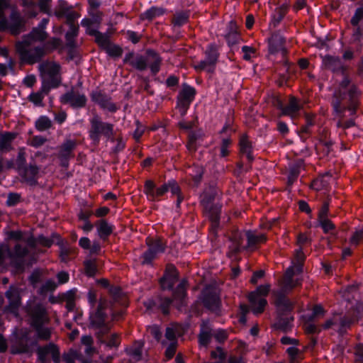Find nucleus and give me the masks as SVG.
Here are the masks:
<instances>
[{"label":"nucleus","mask_w":363,"mask_h":363,"mask_svg":"<svg viewBox=\"0 0 363 363\" xmlns=\"http://www.w3.org/2000/svg\"><path fill=\"white\" fill-rule=\"evenodd\" d=\"M294 275L295 268L294 265H291L289 267L284 275L281 288L279 290L274 291L276 297V306L279 311L283 312L292 308V305L286 298L285 295L289 291H291L294 286Z\"/></svg>","instance_id":"obj_1"},{"label":"nucleus","mask_w":363,"mask_h":363,"mask_svg":"<svg viewBox=\"0 0 363 363\" xmlns=\"http://www.w3.org/2000/svg\"><path fill=\"white\" fill-rule=\"evenodd\" d=\"M42 78V90L49 91L60 83V67L55 62H43L38 67Z\"/></svg>","instance_id":"obj_2"},{"label":"nucleus","mask_w":363,"mask_h":363,"mask_svg":"<svg viewBox=\"0 0 363 363\" xmlns=\"http://www.w3.org/2000/svg\"><path fill=\"white\" fill-rule=\"evenodd\" d=\"M266 241L265 235L263 233H257L255 231H247L243 235L235 234L234 241L230 246L232 252H237L241 249H247L254 250L258 244Z\"/></svg>","instance_id":"obj_3"},{"label":"nucleus","mask_w":363,"mask_h":363,"mask_svg":"<svg viewBox=\"0 0 363 363\" xmlns=\"http://www.w3.org/2000/svg\"><path fill=\"white\" fill-rule=\"evenodd\" d=\"M34 41L37 40L28 35L23 41L16 44V50L21 59L30 64L40 60L45 53L43 48L32 46Z\"/></svg>","instance_id":"obj_4"},{"label":"nucleus","mask_w":363,"mask_h":363,"mask_svg":"<svg viewBox=\"0 0 363 363\" xmlns=\"http://www.w3.org/2000/svg\"><path fill=\"white\" fill-rule=\"evenodd\" d=\"M169 191L172 194H177L179 193V186L174 181H170L160 187H156L154 182L150 180L147 181L145 184V194L151 201L157 200L159 197L163 196Z\"/></svg>","instance_id":"obj_5"},{"label":"nucleus","mask_w":363,"mask_h":363,"mask_svg":"<svg viewBox=\"0 0 363 363\" xmlns=\"http://www.w3.org/2000/svg\"><path fill=\"white\" fill-rule=\"evenodd\" d=\"M269 290V284L261 285L249 294L248 300L253 313L257 315L264 311L267 303L264 296L268 294Z\"/></svg>","instance_id":"obj_6"},{"label":"nucleus","mask_w":363,"mask_h":363,"mask_svg":"<svg viewBox=\"0 0 363 363\" xmlns=\"http://www.w3.org/2000/svg\"><path fill=\"white\" fill-rule=\"evenodd\" d=\"M32 325L35 328L40 338L47 340L50 336V330L42 325L48 320L45 308L39 305L31 312Z\"/></svg>","instance_id":"obj_7"},{"label":"nucleus","mask_w":363,"mask_h":363,"mask_svg":"<svg viewBox=\"0 0 363 363\" xmlns=\"http://www.w3.org/2000/svg\"><path fill=\"white\" fill-rule=\"evenodd\" d=\"M213 337L221 342L227 338V333L223 330H213L208 321L203 322L199 335L200 345L204 347L207 346Z\"/></svg>","instance_id":"obj_8"},{"label":"nucleus","mask_w":363,"mask_h":363,"mask_svg":"<svg viewBox=\"0 0 363 363\" xmlns=\"http://www.w3.org/2000/svg\"><path fill=\"white\" fill-rule=\"evenodd\" d=\"M24 25V20L21 13L13 10L12 11L9 20H7L4 16L0 18V30H9L12 34H18Z\"/></svg>","instance_id":"obj_9"},{"label":"nucleus","mask_w":363,"mask_h":363,"mask_svg":"<svg viewBox=\"0 0 363 363\" xmlns=\"http://www.w3.org/2000/svg\"><path fill=\"white\" fill-rule=\"evenodd\" d=\"M28 252L26 247L18 244L15 246L14 252L11 253L7 245L0 246V265L14 264L17 259L23 257Z\"/></svg>","instance_id":"obj_10"},{"label":"nucleus","mask_w":363,"mask_h":363,"mask_svg":"<svg viewBox=\"0 0 363 363\" xmlns=\"http://www.w3.org/2000/svg\"><path fill=\"white\" fill-rule=\"evenodd\" d=\"M110 138L113 135L112 125L102 122L98 116L91 120L90 137L94 141H99L100 135Z\"/></svg>","instance_id":"obj_11"},{"label":"nucleus","mask_w":363,"mask_h":363,"mask_svg":"<svg viewBox=\"0 0 363 363\" xmlns=\"http://www.w3.org/2000/svg\"><path fill=\"white\" fill-rule=\"evenodd\" d=\"M195 94L196 91L192 86L183 85L177 99V106L182 115L186 113L189 104L194 99Z\"/></svg>","instance_id":"obj_12"},{"label":"nucleus","mask_w":363,"mask_h":363,"mask_svg":"<svg viewBox=\"0 0 363 363\" xmlns=\"http://www.w3.org/2000/svg\"><path fill=\"white\" fill-rule=\"evenodd\" d=\"M206 58L195 65L197 69H203L208 72H213L217 60L218 53L215 45H210L206 51Z\"/></svg>","instance_id":"obj_13"},{"label":"nucleus","mask_w":363,"mask_h":363,"mask_svg":"<svg viewBox=\"0 0 363 363\" xmlns=\"http://www.w3.org/2000/svg\"><path fill=\"white\" fill-rule=\"evenodd\" d=\"M268 42L270 54L280 53L281 55H284L286 52L285 38L279 32L272 34Z\"/></svg>","instance_id":"obj_14"},{"label":"nucleus","mask_w":363,"mask_h":363,"mask_svg":"<svg viewBox=\"0 0 363 363\" xmlns=\"http://www.w3.org/2000/svg\"><path fill=\"white\" fill-rule=\"evenodd\" d=\"M106 307V303L101 302L99 305V308L95 314H92L90 316L91 325L99 328V334H104L106 333L109 327L105 323V315L103 312L104 308Z\"/></svg>","instance_id":"obj_15"},{"label":"nucleus","mask_w":363,"mask_h":363,"mask_svg":"<svg viewBox=\"0 0 363 363\" xmlns=\"http://www.w3.org/2000/svg\"><path fill=\"white\" fill-rule=\"evenodd\" d=\"M203 302L211 310H215L218 307L219 298L216 289L207 286L202 292Z\"/></svg>","instance_id":"obj_16"},{"label":"nucleus","mask_w":363,"mask_h":363,"mask_svg":"<svg viewBox=\"0 0 363 363\" xmlns=\"http://www.w3.org/2000/svg\"><path fill=\"white\" fill-rule=\"evenodd\" d=\"M61 101L69 104L74 108H80L85 105L86 99L83 94L72 90L61 96Z\"/></svg>","instance_id":"obj_17"},{"label":"nucleus","mask_w":363,"mask_h":363,"mask_svg":"<svg viewBox=\"0 0 363 363\" xmlns=\"http://www.w3.org/2000/svg\"><path fill=\"white\" fill-rule=\"evenodd\" d=\"M38 359L44 363L47 357L50 355L55 363L60 362V352L58 348L53 344H50L44 347H40L38 350Z\"/></svg>","instance_id":"obj_18"},{"label":"nucleus","mask_w":363,"mask_h":363,"mask_svg":"<svg viewBox=\"0 0 363 363\" xmlns=\"http://www.w3.org/2000/svg\"><path fill=\"white\" fill-rule=\"evenodd\" d=\"M6 297L9 299V305L8 311L15 316L18 315V308L20 304V291L17 288L11 287L6 292Z\"/></svg>","instance_id":"obj_19"},{"label":"nucleus","mask_w":363,"mask_h":363,"mask_svg":"<svg viewBox=\"0 0 363 363\" xmlns=\"http://www.w3.org/2000/svg\"><path fill=\"white\" fill-rule=\"evenodd\" d=\"M178 276L174 267L168 269L163 278L161 279V286L163 289H170L173 287L177 280Z\"/></svg>","instance_id":"obj_20"},{"label":"nucleus","mask_w":363,"mask_h":363,"mask_svg":"<svg viewBox=\"0 0 363 363\" xmlns=\"http://www.w3.org/2000/svg\"><path fill=\"white\" fill-rule=\"evenodd\" d=\"M201 202L204 206L208 217L211 220L213 227H216L217 225V222L220 212V206H213L209 201H206L204 198H202Z\"/></svg>","instance_id":"obj_21"},{"label":"nucleus","mask_w":363,"mask_h":363,"mask_svg":"<svg viewBox=\"0 0 363 363\" xmlns=\"http://www.w3.org/2000/svg\"><path fill=\"white\" fill-rule=\"evenodd\" d=\"M92 99L98 103L101 107L109 111L114 112L116 110V106L110 101V99L104 96L99 91L94 92L91 95Z\"/></svg>","instance_id":"obj_22"},{"label":"nucleus","mask_w":363,"mask_h":363,"mask_svg":"<svg viewBox=\"0 0 363 363\" xmlns=\"http://www.w3.org/2000/svg\"><path fill=\"white\" fill-rule=\"evenodd\" d=\"M18 172L26 182L33 184L35 182L39 169L36 166L30 165L28 167L22 168Z\"/></svg>","instance_id":"obj_23"},{"label":"nucleus","mask_w":363,"mask_h":363,"mask_svg":"<svg viewBox=\"0 0 363 363\" xmlns=\"http://www.w3.org/2000/svg\"><path fill=\"white\" fill-rule=\"evenodd\" d=\"M16 138V134L13 133H0V150L4 152L9 151L12 149V142Z\"/></svg>","instance_id":"obj_24"},{"label":"nucleus","mask_w":363,"mask_h":363,"mask_svg":"<svg viewBox=\"0 0 363 363\" xmlns=\"http://www.w3.org/2000/svg\"><path fill=\"white\" fill-rule=\"evenodd\" d=\"M126 60L133 67L138 70H144L147 67V55L145 57L142 55H133Z\"/></svg>","instance_id":"obj_25"},{"label":"nucleus","mask_w":363,"mask_h":363,"mask_svg":"<svg viewBox=\"0 0 363 363\" xmlns=\"http://www.w3.org/2000/svg\"><path fill=\"white\" fill-rule=\"evenodd\" d=\"M160 63L161 59L157 53L153 51L147 52V67H150L153 74L159 72Z\"/></svg>","instance_id":"obj_26"},{"label":"nucleus","mask_w":363,"mask_h":363,"mask_svg":"<svg viewBox=\"0 0 363 363\" xmlns=\"http://www.w3.org/2000/svg\"><path fill=\"white\" fill-rule=\"evenodd\" d=\"M240 148L242 155H246L249 160L253 159L252 156V146L250 141L246 135H242L240 140Z\"/></svg>","instance_id":"obj_27"},{"label":"nucleus","mask_w":363,"mask_h":363,"mask_svg":"<svg viewBox=\"0 0 363 363\" xmlns=\"http://www.w3.org/2000/svg\"><path fill=\"white\" fill-rule=\"evenodd\" d=\"M96 228L98 235L102 239H105L108 237L112 233L113 229V225L104 220H100L96 224Z\"/></svg>","instance_id":"obj_28"},{"label":"nucleus","mask_w":363,"mask_h":363,"mask_svg":"<svg viewBox=\"0 0 363 363\" xmlns=\"http://www.w3.org/2000/svg\"><path fill=\"white\" fill-rule=\"evenodd\" d=\"M49 20L47 18H43L40 23V25L38 28H36L33 30L29 36H31L33 39L36 40H43L46 38V33L44 30L45 27L48 23Z\"/></svg>","instance_id":"obj_29"},{"label":"nucleus","mask_w":363,"mask_h":363,"mask_svg":"<svg viewBox=\"0 0 363 363\" xmlns=\"http://www.w3.org/2000/svg\"><path fill=\"white\" fill-rule=\"evenodd\" d=\"M186 281L182 280L174 292V301H179L181 302L180 303H175L177 307L181 306L182 301L186 296Z\"/></svg>","instance_id":"obj_30"},{"label":"nucleus","mask_w":363,"mask_h":363,"mask_svg":"<svg viewBox=\"0 0 363 363\" xmlns=\"http://www.w3.org/2000/svg\"><path fill=\"white\" fill-rule=\"evenodd\" d=\"M75 146V141L71 140H67L60 147L59 153L60 157L65 159L69 157Z\"/></svg>","instance_id":"obj_31"},{"label":"nucleus","mask_w":363,"mask_h":363,"mask_svg":"<svg viewBox=\"0 0 363 363\" xmlns=\"http://www.w3.org/2000/svg\"><path fill=\"white\" fill-rule=\"evenodd\" d=\"M11 237L16 240H22L26 242L30 247H33L35 245V240L33 237L20 231L13 232L11 233Z\"/></svg>","instance_id":"obj_32"},{"label":"nucleus","mask_w":363,"mask_h":363,"mask_svg":"<svg viewBox=\"0 0 363 363\" xmlns=\"http://www.w3.org/2000/svg\"><path fill=\"white\" fill-rule=\"evenodd\" d=\"M69 9H71V7L65 0H58L54 11V15L58 18H60L65 16Z\"/></svg>","instance_id":"obj_33"},{"label":"nucleus","mask_w":363,"mask_h":363,"mask_svg":"<svg viewBox=\"0 0 363 363\" xmlns=\"http://www.w3.org/2000/svg\"><path fill=\"white\" fill-rule=\"evenodd\" d=\"M163 9L161 8L152 7L141 14V18L143 20H152L154 18L163 14Z\"/></svg>","instance_id":"obj_34"},{"label":"nucleus","mask_w":363,"mask_h":363,"mask_svg":"<svg viewBox=\"0 0 363 363\" xmlns=\"http://www.w3.org/2000/svg\"><path fill=\"white\" fill-rule=\"evenodd\" d=\"M49 91H44L42 90V87L40 88V90L38 92L31 93L29 95V100L33 102L35 106H40L43 105V100L45 97V96L48 93Z\"/></svg>","instance_id":"obj_35"},{"label":"nucleus","mask_w":363,"mask_h":363,"mask_svg":"<svg viewBox=\"0 0 363 363\" xmlns=\"http://www.w3.org/2000/svg\"><path fill=\"white\" fill-rule=\"evenodd\" d=\"M323 63L326 67H328V69L332 70H335L337 68L342 67L340 60L332 56H325L323 58Z\"/></svg>","instance_id":"obj_36"},{"label":"nucleus","mask_w":363,"mask_h":363,"mask_svg":"<svg viewBox=\"0 0 363 363\" xmlns=\"http://www.w3.org/2000/svg\"><path fill=\"white\" fill-rule=\"evenodd\" d=\"M52 122L50 118L45 116H40L35 121V127L40 131H44L51 127Z\"/></svg>","instance_id":"obj_37"},{"label":"nucleus","mask_w":363,"mask_h":363,"mask_svg":"<svg viewBox=\"0 0 363 363\" xmlns=\"http://www.w3.org/2000/svg\"><path fill=\"white\" fill-rule=\"evenodd\" d=\"M201 133H191L189 135V142L187 144V148L189 151L192 152L196 150V143L201 138Z\"/></svg>","instance_id":"obj_38"},{"label":"nucleus","mask_w":363,"mask_h":363,"mask_svg":"<svg viewBox=\"0 0 363 363\" xmlns=\"http://www.w3.org/2000/svg\"><path fill=\"white\" fill-rule=\"evenodd\" d=\"M330 179L331 177L328 174L320 177L314 181L313 184V187L316 190H320L321 189L325 188Z\"/></svg>","instance_id":"obj_39"},{"label":"nucleus","mask_w":363,"mask_h":363,"mask_svg":"<svg viewBox=\"0 0 363 363\" xmlns=\"http://www.w3.org/2000/svg\"><path fill=\"white\" fill-rule=\"evenodd\" d=\"M81 25L86 28V33L91 35H94L98 31L94 22L88 18H84L81 21Z\"/></svg>","instance_id":"obj_40"},{"label":"nucleus","mask_w":363,"mask_h":363,"mask_svg":"<svg viewBox=\"0 0 363 363\" xmlns=\"http://www.w3.org/2000/svg\"><path fill=\"white\" fill-rule=\"evenodd\" d=\"M231 144V140L228 135L223 136L220 147V156L226 157L228 153V147Z\"/></svg>","instance_id":"obj_41"},{"label":"nucleus","mask_w":363,"mask_h":363,"mask_svg":"<svg viewBox=\"0 0 363 363\" xmlns=\"http://www.w3.org/2000/svg\"><path fill=\"white\" fill-rule=\"evenodd\" d=\"M86 274L89 276H94L96 272V266L95 260H87L84 262Z\"/></svg>","instance_id":"obj_42"},{"label":"nucleus","mask_w":363,"mask_h":363,"mask_svg":"<svg viewBox=\"0 0 363 363\" xmlns=\"http://www.w3.org/2000/svg\"><path fill=\"white\" fill-rule=\"evenodd\" d=\"M52 0H39L38 6L40 11L48 15H52L50 4Z\"/></svg>","instance_id":"obj_43"},{"label":"nucleus","mask_w":363,"mask_h":363,"mask_svg":"<svg viewBox=\"0 0 363 363\" xmlns=\"http://www.w3.org/2000/svg\"><path fill=\"white\" fill-rule=\"evenodd\" d=\"M179 335V327L167 328L166 330L165 337L170 341H174L177 335Z\"/></svg>","instance_id":"obj_44"},{"label":"nucleus","mask_w":363,"mask_h":363,"mask_svg":"<svg viewBox=\"0 0 363 363\" xmlns=\"http://www.w3.org/2000/svg\"><path fill=\"white\" fill-rule=\"evenodd\" d=\"M82 343L86 346L85 352L88 354H91L94 348L91 347L93 339L90 335H84L82 337Z\"/></svg>","instance_id":"obj_45"},{"label":"nucleus","mask_w":363,"mask_h":363,"mask_svg":"<svg viewBox=\"0 0 363 363\" xmlns=\"http://www.w3.org/2000/svg\"><path fill=\"white\" fill-rule=\"evenodd\" d=\"M242 52L243 53V58L246 60H250L252 57L255 56V50L250 46H242Z\"/></svg>","instance_id":"obj_46"},{"label":"nucleus","mask_w":363,"mask_h":363,"mask_svg":"<svg viewBox=\"0 0 363 363\" xmlns=\"http://www.w3.org/2000/svg\"><path fill=\"white\" fill-rule=\"evenodd\" d=\"M26 162V152L23 148H21L18 151L16 163L18 165V171L23 168V165Z\"/></svg>","instance_id":"obj_47"},{"label":"nucleus","mask_w":363,"mask_h":363,"mask_svg":"<svg viewBox=\"0 0 363 363\" xmlns=\"http://www.w3.org/2000/svg\"><path fill=\"white\" fill-rule=\"evenodd\" d=\"M363 19V6L359 7L351 20V23L354 26H357L359 21Z\"/></svg>","instance_id":"obj_48"},{"label":"nucleus","mask_w":363,"mask_h":363,"mask_svg":"<svg viewBox=\"0 0 363 363\" xmlns=\"http://www.w3.org/2000/svg\"><path fill=\"white\" fill-rule=\"evenodd\" d=\"M188 19V16L184 13H179L174 16V23L177 26H182L184 25Z\"/></svg>","instance_id":"obj_49"},{"label":"nucleus","mask_w":363,"mask_h":363,"mask_svg":"<svg viewBox=\"0 0 363 363\" xmlns=\"http://www.w3.org/2000/svg\"><path fill=\"white\" fill-rule=\"evenodd\" d=\"M284 115H289L293 119L295 116V102L294 99H291L289 105L282 110Z\"/></svg>","instance_id":"obj_50"},{"label":"nucleus","mask_w":363,"mask_h":363,"mask_svg":"<svg viewBox=\"0 0 363 363\" xmlns=\"http://www.w3.org/2000/svg\"><path fill=\"white\" fill-rule=\"evenodd\" d=\"M95 37L96 42L100 45V46H105L108 43V37L107 35L99 33L97 31L96 34L94 35Z\"/></svg>","instance_id":"obj_51"},{"label":"nucleus","mask_w":363,"mask_h":363,"mask_svg":"<svg viewBox=\"0 0 363 363\" xmlns=\"http://www.w3.org/2000/svg\"><path fill=\"white\" fill-rule=\"evenodd\" d=\"M320 223L325 233H329L335 228L334 224L328 218H324V220H320Z\"/></svg>","instance_id":"obj_52"},{"label":"nucleus","mask_w":363,"mask_h":363,"mask_svg":"<svg viewBox=\"0 0 363 363\" xmlns=\"http://www.w3.org/2000/svg\"><path fill=\"white\" fill-rule=\"evenodd\" d=\"M150 248H152L153 252L156 255L162 252L164 250L162 242L160 240L153 241L152 243L150 245Z\"/></svg>","instance_id":"obj_53"},{"label":"nucleus","mask_w":363,"mask_h":363,"mask_svg":"<svg viewBox=\"0 0 363 363\" xmlns=\"http://www.w3.org/2000/svg\"><path fill=\"white\" fill-rule=\"evenodd\" d=\"M156 254L153 252L152 248L143 254V264H150L151 261L155 259Z\"/></svg>","instance_id":"obj_54"},{"label":"nucleus","mask_w":363,"mask_h":363,"mask_svg":"<svg viewBox=\"0 0 363 363\" xmlns=\"http://www.w3.org/2000/svg\"><path fill=\"white\" fill-rule=\"evenodd\" d=\"M362 240H363V228L357 230L350 239V242L352 245H357Z\"/></svg>","instance_id":"obj_55"},{"label":"nucleus","mask_w":363,"mask_h":363,"mask_svg":"<svg viewBox=\"0 0 363 363\" xmlns=\"http://www.w3.org/2000/svg\"><path fill=\"white\" fill-rule=\"evenodd\" d=\"M284 14V11L283 9H280L277 11L272 18V24H273L274 26H276L282 19Z\"/></svg>","instance_id":"obj_56"},{"label":"nucleus","mask_w":363,"mask_h":363,"mask_svg":"<svg viewBox=\"0 0 363 363\" xmlns=\"http://www.w3.org/2000/svg\"><path fill=\"white\" fill-rule=\"evenodd\" d=\"M13 61L11 59L8 60V64H0V74L3 76H5L8 73L9 69H11L13 68Z\"/></svg>","instance_id":"obj_57"},{"label":"nucleus","mask_w":363,"mask_h":363,"mask_svg":"<svg viewBox=\"0 0 363 363\" xmlns=\"http://www.w3.org/2000/svg\"><path fill=\"white\" fill-rule=\"evenodd\" d=\"M36 82V77L33 74L27 75L23 80V83L27 87H32Z\"/></svg>","instance_id":"obj_58"},{"label":"nucleus","mask_w":363,"mask_h":363,"mask_svg":"<svg viewBox=\"0 0 363 363\" xmlns=\"http://www.w3.org/2000/svg\"><path fill=\"white\" fill-rule=\"evenodd\" d=\"M45 140L42 136H35L30 141V145L33 147H39L45 143Z\"/></svg>","instance_id":"obj_59"},{"label":"nucleus","mask_w":363,"mask_h":363,"mask_svg":"<svg viewBox=\"0 0 363 363\" xmlns=\"http://www.w3.org/2000/svg\"><path fill=\"white\" fill-rule=\"evenodd\" d=\"M42 275V272L39 269L35 270L30 276V281L33 284H35L39 280Z\"/></svg>","instance_id":"obj_60"},{"label":"nucleus","mask_w":363,"mask_h":363,"mask_svg":"<svg viewBox=\"0 0 363 363\" xmlns=\"http://www.w3.org/2000/svg\"><path fill=\"white\" fill-rule=\"evenodd\" d=\"M64 16L67 18V21L69 22L70 24L72 23V21L79 18V15L76 12L72 11L71 9L67 11Z\"/></svg>","instance_id":"obj_61"},{"label":"nucleus","mask_w":363,"mask_h":363,"mask_svg":"<svg viewBox=\"0 0 363 363\" xmlns=\"http://www.w3.org/2000/svg\"><path fill=\"white\" fill-rule=\"evenodd\" d=\"M119 344V337L117 334H112L110 336V339L107 342V345L108 347H116Z\"/></svg>","instance_id":"obj_62"},{"label":"nucleus","mask_w":363,"mask_h":363,"mask_svg":"<svg viewBox=\"0 0 363 363\" xmlns=\"http://www.w3.org/2000/svg\"><path fill=\"white\" fill-rule=\"evenodd\" d=\"M19 200V196L16 194H11L9 195L6 203L9 206L15 205Z\"/></svg>","instance_id":"obj_63"},{"label":"nucleus","mask_w":363,"mask_h":363,"mask_svg":"<svg viewBox=\"0 0 363 363\" xmlns=\"http://www.w3.org/2000/svg\"><path fill=\"white\" fill-rule=\"evenodd\" d=\"M79 245L83 249L89 250L90 247L91 241L88 238L83 237V238H80V240L79 241Z\"/></svg>","instance_id":"obj_64"}]
</instances>
